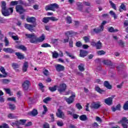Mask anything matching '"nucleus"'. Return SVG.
Returning a JSON list of instances; mask_svg holds the SVG:
<instances>
[{
	"mask_svg": "<svg viewBox=\"0 0 128 128\" xmlns=\"http://www.w3.org/2000/svg\"><path fill=\"white\" fill-rule=\"evenodd\" d=\"M1 12L4 16H8L14 12V8H7L6 2L5 1L1 2Z\"/></svg>",
	"mask_w": 128,
	"mask_h": 128,
	"instance_id": "obj_1",
	"label": "nucleus"
},
{
	"mask_svg": "<svg viewBox=\"0 0 128 128\" xmlns=\"http://www.w3.org/2000/svg\"><path fill=\"white\" fill-rule=\"evenodd\" d=\"M26 20L27 22H30L31 24H32L33 25L26 24H24L25 28L28 30L30 32H32V30H34V28L36 26V19L34 16H31L27 18Z\"/></svg>",
	"mask_w": 128,
	"mask_h": 128,
	"instance_id": "obj_2",
	"label": "nucleus"
},
{
	"mask_svg": "<svg viewBox=\"0 0 128 128\" xmlns=\"http://www.w3.org/2000/svg\"><path fill=\"white\" fill-rule=\"evenodd\" d=\"M106 20H104L101 24L99 26V28H94L91 30V34H100V32H102L104 30V25L106 24Z\"/></svg>",
	"mask_w": 128,
	"mask_h": 128,
	"instance_id": "obj_3",
	"label": "nucleus"
},
{
	"mask_svg": "<svg viewBox=\"0 0 128 128\" xmlns=\"http://www.w3.org/2000/svg\"><path fill=\"white\" fill-rule=\"evenodd\" d=\"M26 36L28 38H30V42H31V44H38V38L36 36L34 35V34H26Z\"/></svg>",
	"mask_w": 128,
	"mask_h": 128,
	"instance_id": "obj_4",
	"label": "nucleus"
},
{
	"mask_svg": "<svg viewBox=\"0 0 128 128\" xmlns=\"http://www.w3.org/2000/svg\"><path fill=\"white\" fill-rule=\"evenodd\" d=\"M56 8H58V5L56 3L47 5L45 7L46 10H52L54 12Z\"/></svg>",
	"mask_w": 128,
	"mask_h": 128,
	"instance_id": "obj_5",
	"label": "nucleus"
},
{
	"mask_svg": "<svg viewBox=\"0 0 128 128\" xmlns=\"http://www.w3.org/2000/svg\"><path fill=\"white\" fill-rule=\"evenodd\" d=\"M76 98V93L72 92L71 96H69L68 98H65V100L68 104H72L74 101V98Z\"/></svg>",
	"mask_w": 128,
	"mask_h": 128,
	"instance_id": "obj_6",
	"label": "nucleus"
},
{
	"mask_svg": "<svg viewBox=\"0 0 128 128\" xmlns=\"http://www.w3.org/2000/svg\"><path fill=\"white\" fill-rule=\"evenodd\" d=\"M16 12H18L20 14H22L26 12V9L24 8V7L20 4L16 5Z\"/></svg>",
	"mask_w": 128,
	"mask_h": 128,
	"instance_id": "obj_7",
	"label": "nucleus"
},
{
	"mask_svg": "<svg viewBox=\"0 0 128 128\" xmlns=\"http://www.w3.org/2000/svg\"><path fill=\"white\" fill-rule=\"evenodd\" d=\"M102 106L100 105V102H93L90 106L91 110H98Z\"/></svg>",
	"mask_w": 128,
	"mask_h": 128,
	"instance_id": "obj_8",
	"label": "nucleus"
},
{
	"mask_svg": "<svg viewBox=\"0 0 128 128\" xmlns=\"http://www.w3.org/2000/svg\"><path fill=\"white\" fill-rule=\"evenodd\" d=\"M116 96L114 95L112 96V97H109L108 98H106L104 100V102L107 106H112V104L114 103L112 102V100H114V98Z\"/></svg>",
	"mask_w": 128,
	"mask_h": 128,
	"instance_id": "obj_9",
	"label": "nucleus"
},
{
	"mask_svg": "<svg viewBox=\"0 0 128 128\" xmlns=\"http://www.w3.org/2000/svg\"><path fill=\"white\" fill-rule=\"evenodd\" d=\"M66 84H60L58 87V90L59 92H66Z\"/></svg>",
	"mask_w": 128,
	"mask_h": 128,
	"instance_id": "obj_10",
	"label": "nucleus"
},
{
	"mask_svg": "<svg viewBox=\"0 0 128 128\" xmlns=\"http://www.w3.org/2000/svg\"><path fill=\"white\" fill-rule=\"evenodd\" d=\"M22 88L24 90H28L30 88V82L28 80H25L22 84Z\"/></svg>",
	"mask_w": 128,
	"mask_h": 128,
	"instance_id": "obj_11",
	"label": "nucleus"
},
{
	"mask_svg": "<svg viewBox=\"0 0 128 128\" xmlns=\"http://www.w3.org/2000/svg\"><path fill=\"white\" fill-rule=\"evenodd\" d=\"M55 68L56 72H64L65 69L64 66L60 64H58L57 65H56Z\"/></svg>",
	"mask_w": 128,
	"mask_h": 128,
	"instance_id": "obj_12",
	"label": "nucleus"
},
{
	"mask_svg": "<svg viewBox=\"0 0 128 128\" xmlns=\"http://www.w3.org/2000/svg\"><path fill=\"white\" fill-rule=\"evenodd\" d=\"M102 62L104 64H106V66H111V68H116V66L114 65L112 61L110 60H104Z\"/></svg>",
	"mask_w": 128,
	"mask_h": 128,
	"instance_id": "obj_13",
	"label": "nucleus"
},
{
	"mask_svg": "<svg viewBox=\"0 0 128 128\" xmlns=\"http://www.w3.org/2000/svg\"><path fill=\"white\" fill-rule=\"evenodd\" d=\"M16 48H17V50H22L23 52H26L28 50V48H26V46L20 44V45H16L15 46Z\"/></svg>",
	"mask_w": 128,
	"mask_h": 128,
	"instance_id": "obj_14",
	"label": "nucleus"
},
{
	"mask_svg": "<svg viewBox=\"0 0 128 128\" xmlns=\"http://www.w3.org/2000/svg\"><path fill=\"white\" fill-rule=\"evenodd\" d=\"M104 86L108 90H112V86L110 84V82L108 81H104Z\"/></svg>",
	"mask_w": 128,
	"mask_h": 128,
	"instance_id": "obj_15",
	"label": "nucleus"
},
{
	"mask_svg": "<svg viewBox=\"0 0 128 128\" xmlns=\"http://www.w3.org/2000/svg\"><path fill=\"white\" fill-rule=\"evenodd\" d=\"M3 50L5 52H8V54H14V52H16L14 50L10 48H4Z\"/></svg>",
	"mask_w": 128,
	"mask_h": 128,
	"instance_id": "obj_16",
	"label": "nucleus"
},
{
	"mask_svg": "<svg viewBox=\"0 0 128 128\" xmlns=\"http://www.w3.org/2000/svg\"><path fill=\"white\" fill-rule=\"evenodd\" d=\"M28 62L26 61L23 64L22 67V70L23 72H26L28 70Z\"/></svg>",
	"mask_w": 128,
	"mask_h": 128,
	"instance_id": "obj_17",
	"label": "nucleus"
},
{
	"mask_svg": "<svg viewBox=\"0 0 128 128\" xmlns=\"http://www.w3.org/2000/svg\"><path fill=\"white\" fill-rule=\"evenodd\" d=\"M28 116H36L38 114V110L36 109H33L32 111L28 112Z\"/></svg>",
	"mask_w": 128,
	"mask_h": 128,
	"instance_id": "obj_18",
	"label": "nucleus"
},
{
	"mask_svg": "<svg viewBox=\"0 0 128 128\" xmlns=\"http://www.w3.org/2000/svg\"><path fill=\"white\" fill-rule=\"evenodd\" d=\"M56 116H58V118H62L63 116H64V114L60 109H58V112L56 113Z\"/></svg>",
	"mask_w": 128,
	"mask_h": 128,
	"instance_id": "obj_19",
	"label": "nucleus"
},
{
	"mask_svg": "<svg viewBox=\"0 0 128 128\" xmlns=\"http://www.w3.org/2000/svg\"><path fill=\"white\" fill-rule=\"evenodd\" d=\"M15 54L18 60H24V55L21 52H15Z\"/></svg>",
	"mask_w": 128,
	"mask_h": 128,
	"instance_id": "obj_20",
	"label": "nucleus"
},
{
	"mask_svg": "<svg viewBox=\"0 0 128 128\" xmlns=\"http://www.w3.org/2000/svg\"><path fill=\"white\" fill-rule=\"evenodd\" d=\"M88 52L86 50H80V58H84L86 56Z\"/></svg>",
	"mask_w": 128,
	"mask_h": 128,
	"instance_id": "obj_21",
	"label": "nucleus"
},
{
	"mask_svg": "<svg viewBox=\"0 0 128 128\" xmlns=\"http://www.w3.org/2000/svg\"><path fill=\"white\" fill-rule=\"evenodd\" d=\"M118 10L120 12H122V10H124V12L126 10V7L124 3L121 4V5L120 6Z\"/></svg>",
	"mask_w": 128,
	"mask_h": 128,
	"instance_id": "obj_22",
	"label": "nucleus"
},
{
	"mask_svg": "<svg viewBox=\"0 0 128 128\" xmlns=\"http://www.w3.org/2000/svg\"><path fill=\"white\" fill-rule=\"evenodd\" d=\"M76 4L77 6V10L80 12H82L83 6L82 2H77Z\"/></svg>",
	"mask_w": 128,
	"mask_h": 128,
	"instance_id": "obj_23",
	"label": "nucleus"
},
{
	"mask_svg": "<svg viewBox=\"0 0 128 128\" xmlns=\"http://www.w3.org/2000/svg\"><path fill=\"white\" fill-rule=\"evenodd\" d=\"M96 50H100L102 48V44L100 42V40H98L96 43V46H95Z\"/></svg>",
	"mask_w": 128,
	"mask_h": 128,
	"instance_id": "obj_24",
	"label": "nucleus"
},
{
	"mask_svg": "<svg viewBox=\"0 0 128 128\" xmlns=\"http://www.w3.org/2000/svg\"><path fill=\"white\" fill-rule=\"evenodd\" d=\"M66 36H68L70 38V36H74L76 34V33L74 32L72 30L68 31L65 32Z\"/></svg>",
	"mask_w": 128,
	"mask_h": 128,
	"instance_id": "obj_25",
	"label": "nucleus"
},
{
	"mask_svg": "<svg viewBox=\"0 0 128 128\" xmlns=\"http://www.w3.org/2000/svg\"><path fill=\"white\" fill-rule=\"evenodd\" d=\"M46 40L44 34H42L38 38V42H42Z\"/></svg>",
	"mask_w": 128,
	"mask_h": 128,
	"instance_id": "obj_26",
	"label": "nucleus"
},
{
	"mask_svg": "<svg viewBox=\"0 0 128 128\" xmlns=\"http://www.w3.org/2000/svg\"><path fill=\"white\" fill-rule=\"evenodd\" d=\"M79 118L80 120H82V122H84L85 120H88V116L86 114H82L80 116Z\"/></svg>",
	"mask_w": 128,
	"mask_h": 128,
	"instance_id": "obj_27",
	"label": "nucleus"
},
{
	"mask_svg": "<svg viewBox=\"0 0 128 128\" xmlns=\"http://www.w3.org/2000/svg\"><path fill=\"white\" fill-rule=\"evenodd\" d=\"M74 112H76V110H74V108H71L70 110L67 111V114H68L69 116H72Z\"/></svg>",
	"mask_w": 128,
	"mask_h": 128,
	"instance_id": "obj_28",
	"label": "nucleus"
},
{
	"mask_svg": "<svg viewBox=\"0 0 128 128\" xmlns=\"http://www.w3.org/2000/svg\"><path fill=\"white\" fill-rule=\"evenodd\" d=\"M95 90L97 92H99V94H102V92H104L105 90L100 89V88L98 86H96L95 87Z\"/></svg>",
	"mask_w": 128,
	"mask_h": 128,
	"instance_id": "obj_29",
	"label": "nucleus"
},
{
	"mask_svg": "<svg viewBox=\"0 0 128 128\" xmlns=\"http://www.w3.org/2000/svg\"><path fill=\"white\" fill-rule=\"evenodd\" d=\"M108 32H118V29H114V27H110L108 28Z\"/></svg>",
	"mask_w": 128,
	"mask_h": 128,
	"instance_id": "obj_30",
	"label": "nucleus"
},
{
	"mask_svg": "<svg viewBox=\"0 0 128 128\" xmlns=\"http://www.w3.org/2000/svg\"><path fill=\"white\" fill-rule=\"evenodd\" d=\"M78 68L80 72H84V64H80L78 66Z\"/></svg>",
	"mask_w": 128,
	"mask_h": 128,
	"instance_id": "obj_31",
	"label": "nucleus"
},
{
	"mask_svg": "<svg viewBox=\"0 0 128 128\" xmlns=\"http://www.w3.org/2000/svg\"><path fill=\"white\" fill-rule=\"evenodd\" d=\"M58 86L55 85L54 86L49 87L48 90H49L51 91L52 92H56V90H58Z\"/></svg>",
	"mask_w": 128,
	"mask_h": 128,
	"instance_id": "obj_32",
	"label": "nucleus"
},
{
	"mask_svg": "<svg viewBox=\"0 0 128 128\" xmlns=\"http://www.w3.org/2000/svg\"><path fill=\"white\" fill-rule=\"evenodd\" d=\"M12 68L14 70H16V68H20V65L18 63L13 62L12 65Z\"/></svg>",
	"mask_w": 128,
	"mask_h": 128,
	"instance_id": "obj_33",
	"label": "nucleus"
},
{
	"mask_svg": "<svg viewBox=\"0 0 128 128\" xmlns=\"http://www.w3.org/2000/svg\"><path fill=\"white\" fill-rule=\"evenodd\" d=\"M50 17H44L42 18V22H44V24H48V22H50Z\"/></svg>",
	"mask_w": 128,
	"mask_h": 128,
	"instance_id": "obj_34",
	"label": "nucleus"
},
{
	"mask_svg": "<svg viewBox=\"0 0 128 128\" xmlns=\"http://www.w3.org/2000/svg\"><path fill=\"white\" fill-rule=\"evenodd\" d=\"M52 58H58V53L56 51L52 52Z\"/></svg>",
	"mask_w": 128,
	"mask_h": 128,
	"instance_id": "obj_35",
	"label": "nucleus"
},
{
	"mask_svg": "<svg viewBox=\"0 0 128 128\" xmlns=\"http://www.w3.org/2000/svg\"><path fill=\"white\" fill-rule=\"evenodd\" d=\"M123 110H128V100L126 101L123 105Z\"/></svg>",
	"mask_w": 128,
	"mask_h": 128,
	"instance_id": "obj_36",
	"label": "nucleus"
},
{
	"mask_svg": "<svg viewBox=\"0 0 128 128\" xmlns=\"http://www.w3.org/2000/svg\"><path fill=\"white\" fill-rule=\"evenodd\" d=\"M109 2L112 8L114 10H116V4L112 2V0H110Z\"/></svg>",
	"mask_w": 128,
	"mask_h": 128,
	"instance_id": "obj_37",
	"label": "nucleus"
},
{
	"mask_svg": "<svg viewBox=\"0 0 128 128\" xmlns=\"http://www.w3.org/2000/svg\"><path fill=\"white\" fill-rule=\"evenodd\" d=\"M2 82L4 84H10V80L8 79H3L2 80Z\"/></svg>",
	"mask_w": 128,
	"mask_h": 128,
	"instance_id": "obj_38",
	"label": "nucleus"
},
{
	"mask_svg": "<svg viewBox=\"0 0 128 128\" xmlns=\"http://www.w3.org/2000/svg\"><path fill=\"white\" fill-rule=\"evenodd\" d=\"M0 128H10V126H8V124L3 123L0 126Z\"/></svg>",
	"mask_w": 128,
	"mask_h": 128,
	"instance_id": "obj_39",
	"label": "nucleus"
},
{
	"mask_svg": "<svg viewBox=\"0 0 128 128\" xmlns=\"http://www.w3.org/2000/svg\"><path fill=\"white\" fill-rule=\"evenodd\" d=\"M9 108L11 110H16V106L14 104H10Z\"/></svg>",
	"mask_w": 128,
	"mask_h": 128,
	"instance_id": "obj_40",
	"label": "nucleus"
},
{
	"mask_svg": "<svg viewBox=\"0 0 128 128\" xmlns=\"http://www.w3.org/2000/svg\"><path fill=\"white\" fill-rule=\"evenodd\" d=\"M98 55V56H104V54H106V52L101 50H98L97 52Z\"/></svg>",
	"mask_w": 128,
	"mask_h": 128,
	"instance_id": "obj_41",
	"label": "nucleus"
},
{
	"mask_svg": "<svg viewBox=\"0 0 128 128\" xmlns=\"http://www.w3.org/2000/svg\"><path fill=\"white\" fill-rule=\"evenodd\" d=\"M110 16H112L114 18V20H116V13L114 12V11L110 10Z\"/></svg>",
	"mask_w": 128,
	"mask_h": 128,
	"instance_id": "obj_42",
	"label": "nucleus"
},
{
	"mask_svg": "<svg viewBox=\"0 0 128 128\" xmlns=\"http://www.w3.org/2000/svg\"><path fill=\"white\" fill-rule=\"evenodd\" d=\"M52 46H50V44H48V43H44L42 44L41 47L42 48H51Z\"/></svg>",
	"mask_w": 128,
	"mask_h": 128,
	"instance_id": "obj_43",
	"label": "nucleus"
},
{
	"mask_svg": "<svg viewBox=\"0 0 128 128\" xmlns=\"http://www.w3.org/2000/svg\"><path fill=\"white\" fill-rule=\"evenodd\" d=\"M83 40L86 43L90 42V36H84Z\"/></svg>",
	"mask_w": 128,
	"mask_h": 128,
	"instance_id": "obj_44",
	"label": "nucleus"
},
{
	"mask_svg": "<svg viewBox=\"0 0 128 128\" xmlns=\"http://www.w3.org/2000/svg\"><path fill=\"white\" fill-rule=\"evenodd\" d=\"M52 100V98H50V97H46V98H45L44 99L43 102H44L45 104H48V102H50Z\"/></svg>",
	"mask_w": 128,
	"mask_h": 128,
	"instance_id": "obj_45",
	"label": "nucleus"
},
{
	"mask_svg": "<svg viewBox=\"0 0 128 128\" xmlns=\"http://www.w3.org/2000/svg\"><path fill=\"white\" fill-rule=\"evenodd\" d=\"M118 44L120 46H122V48H124V46L125 43L124 42H122V40H119Z\"/></svg>",
	"mask_w": 128,
	"mask_h": 128,
	"instance_id": "obj_46",
	"label": "nucleus"
},
{
	"mask_svg": "<svg viewBox=\"0 0 128 128\" xmlns=\"http://www.w3.org/2000/svg\"><path fill=\"white\" fill-rule=\"evenodd\" d=\"M18 1H12L10 2V6H18Z\"/></svg>",
	"mask_w": 128,
	"mask_h": 128,
	"instance_id": "obj_47",
	"label": "nucleus"
},
{
	"mask_svg": "<svg viewBox=\"0 0 128 128\" xmlns=\"http://www.w3.org/2000/svg\"><path fill=\"white\" fill-rule=\"evenodd\" d=\"M43 74L46 76H48L50 74V72L48 70L45 69L43 71Z\"/></svg>",
	"mask_w": 128,
	"mask_h": 128,
	"instance_id": "obj_48",
	"label": "nucleus"
},
{
	"mask_svg": "<svg viewBox=\"0 0 128 128\" xmlns=\"http://www.w3.org/2000/svg\"><path fill=\"white\" fill-rule=\"evenodd\" d=\"M4 42H5V46H8L10 44V41H8L6 37H5Z\"/></svg>",
	"mask_w": 128,
	"mask_h": 128,
	"instance_id": "obj_49",
	"label": "nucleus"
},
{
	"mask_svg": "<svg viewBox=\"0 0 128 128\" xmlns=\"http://www.w3.org/2000/svg\"><path fill=\"white\" fill-rule=\"evenodd\" d=\"M66 20L67 24H72V18L70 16H68L66 18Z\"/></svg>",
	"mask_w": 128,
	"mask_h": 128,
	"instance_id": "obj_50",
	"label": "nucleus"
},
{
	"mask_svg": "<svg viewBox=\"0 0 128 128\" xmlns=\"http://www.w3.org/2000/svg\"><path fill=\"white\" fill-rule=\"evenodd\" d=\"M76 46H77V48H80L82 46V44L80 41H78L76 43Z\"/></svg>",
	"mask_w": 128,
	"mask_h": 128,
	"instance_id": "obj_51",
	"label": "nucleus"
},
{
	"mask_svg": "<svg viewBox=\"0 0 128 128\" xmlns=\"http://www.w3.org/2000/svg\"><path fill=\"white\" fill-rule=\"evenodd\" d=\"M0 70L3 74H8L6 73V69H4V68L3 66L0 67Z\"/></svg>",
	"mask_w": 128,
	"mask_h": 128,
	"instance_id": "obj_52",
	"label": "nucleus"
},
{
	"mask_svg": "<svg viewBox=\"0 0 128 128\" xmlns=\"http://www.w3.org/2000/svg\"><path fill=\"white\" fill-rule=\"evenodd\" d=\"M66 54H67V56H69L70 58H71L72 60H74V58H76V57H74V56L73 55H72L70 53L68 52H66Z\"/></svg>",
	"mask_w": 128,
	"mask_h": 128,
	"instance_id": "obj_53",
	"label": "nucleus"
},
{
	"mask_svg": "<svg viewBox=\"0 0 128 128\" xmlns=\"http://www.w3.org/2000/svg\"><path fill=\"white\" fill-rule=\"evenodd\" d=\"M43 108H44V110L42 112V114H46L48 112V107H46V105H43Z\"/></svg>",
	"mask_w": 128,
	"mask_h": 128,
	"instance_id": "obj_54",
	"label": "nucleus"
},
{
	"mask_svg": "<svg viewBox=\"0 0 128 128\" xmlns=\"http://www.w3.org/2000/svg\"><path fill=\"white\" fill-rule=\"evenodd\" d=\"M8 100L10 101V102H16V98L14 97H12V98H8Z\"/></svg>",
	"mask_w": 128,
	"mask_h": 128,
	"instance_id": "obj_55",
	"label": "nucleus"
},
{
	"mask_svg": "<svg viewBox=\"0 0 128 128\" xmlns=\"http://www.w3.org/2000/svg\"><path fill=\"white\" fill-rule=\"evenodd\" d=\"M43 128H50V124L46 122L44 124H43Z\"/></svg>",
	"mask_w": 128,
	"mask_h": 128,
	"instance_id": "obj_56",
	"label": "nucleus"
},
{
	"mask_svg": "<svg viewBox=\"0 0 128 128\" xmlns=\"http://www.w3.org/2000/svg\"><path fill=\"white\" fill-rule=\"evenodd\" d=\"M76 108H77L78 110H82V106L80 103H77L76 104Z\"/></svg>",
	"mask_w": 128,
	"mask_h": 128,
	"instance_id": "obj_57",
	"label": "nucleus"
},
{
	"mask_svg": "<svg viewBox=\"0 0 128 128\" xmlns=\"http://www.w3.org/2000/svg\"><path fill=\"white\" fill-rule=\"evenodd\" d=\"M4 90L6 91V94H10V96L11 95L10 89V88H4Z\"/></svg>",
	"mask_w": 128,
	"mask_h": 128,
	"instance_id": "obj_58",
	"label": "nucleus"
},
{
	"mask_svg": "<svg viewBox=\"0 0 128 128\" xmlns=\"http://www.w3.org/2000/svg\"><path fill=\"white\" fill-rule=\"evenodd\" d=\"M57 126H63L64 123L62 122L58 121L57 122Z\"/></svg>",
	"mask_w": 128,
	"mask_h": 128,
	"instance_id": "obj_59",
	"label": "nucleus"
},
{
	"mask_svg": "<svg viewBox=\"0 0 128 128\" xmlns=\"http://www.w3.org/2000/svg\"><path fill=\"white\" fill-rule=\"evenodd\" d=\"M50 20H52V22H56L57 20H58V19L56 18V17H50Z\"/></svg>",
	"mask_w": 128,
	"mask_h": 128,
	"instance_id": "obj_60",
	"label": "nucleus"
},
{
	"mask_svg": "<svg viewBox=\"0 0 128 128\" xmlns=\"http://www.w3.org/2000/svg\"><path fill=\"white\" fill-rule=\"evenodd\" d=\"M72 116L73 118H74V120H77V118H78V116H78V114H76L74 113V114L72 115Z\"/></svg>",
	"mask_w": 128,
	"mask_h": 128,
	"instance_id": "obj_61",
	"label": "nucleus"
},
{
	"mask_svg": "<svg viewBox=\"0 0 128 128\" xmlns=\"http://www.w3.org/2000/svg\"><path fill=\"white\" fill-rule=\"evenodd\" d=\"M12 38L14 40H19L18 36H12Z\"/></svg>",
	"mask_w": 128,
	"mask_h": 128,
	"instance_id": "obj_62",
	"label": "nucleus"
},
{
	"mask_svg": "<svg viewBox=\"0 0 128 128\" xmlns=\"http://www.w3.org/2000/svg\"><path fill=\"white\" fill-rule=\"evenodd\" d=\"M122 107V106H120V104H118L116 106V110H120V108Z\"/></svg>",
	"mask_w": 128,
	"mask_h": 128,
	"instance_id": "obj_63",
	"label": "nucleus"
},
{
	"mask_svg": "<svg viewBox=\"0 0 128 128\" xmlns=\"http://www.w3.org/2000/svg\"><path fill=\"white\" fill-rule=\"evenodd\" d=\"M122 124V126L123 128H128V124H126L123 122L121 123Z\"/></svg>",
	"mask_w": 128,
	"mask_h": 128,
	"instance_id": "obj_64",
	"label": "nucleus"
}]
</instances>
